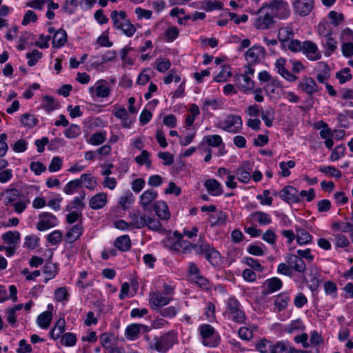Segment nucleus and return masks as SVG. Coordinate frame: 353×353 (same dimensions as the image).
<instances>
[{
    "label": "nucleus",
    "mask_w": 353,
    "mask_h": 353,
    "mask_svg": "<svg viewBox=\"0 0 353 353\" xmlns=\"http://www.w3.org/2000/svg\"><path fill=\"white\" fill-rule=\"evenodd\" d=\"M196 254L203 256L204 258L214 267L221 263V254L213 246L205 239L203 234H199L198 245H196Z\"/></svg>",
    "instance_id": "f257e3e1"
},
{
    "label": "nucleus",
    "mask_w": 353,
    "mask_h": 353,
    "mask_svg": "<svg viewBox=\"0 0 353 353\" xmlns=\"http://www.w3.org/2000/svg\"><path fill=\"white\" fill-rule=\"evenodd\" d=\"M174 293V288L171 285L164 283L162 291L156 290L150 293V305L153 310H159L168 305L173 300L172 296Z\"/></svg>",
    "instance_id": "f03ea898"
},
{
    "label": "nucleus",
    "mask_w": 353,
    "mask_h": 353,
    "mask_svg": "<svg viewBox=\"0 0 353 353\" xmlns=\"http://www.w3.org/2000/svg\"><path fill=\"white\" fill-rule=\"evenodd\" d=\"M225 303V310L223 313V316L236 323H244L247 317L240 302L234 297H230Z\"/></svg>",
    "instance_id": "7ed1b4c3"
},
{
    "label": "nucleus",
    "mask_w": 353,
    "mask_h": 353,
    "mask_svg": "<svg viewBox=\"0 0 353 353\" xmlns=\"http://www.w3.org/2000/svg\"><path fill=\"white\" fill-rule=\"evenodd\" d=\"M177 342V333L174 330H170L161 336H155L150 341L148 345L150 349L165 353Z\"/></svg>",
    "instance_id": "20e7f679"
},
{
    "label": "nucleus",
    "mask_w": 353,
    "mask_h": 353,
    "mask_svg": "<svg viewBox=\"0 0 353 353\" xmlns=\"http://www.w3.org/2000/svg\"><path fill=\"white\" fill-rule=\"evenodd\" d=\"M111 19L113 21L114 28L122 30L127 37H132L136 31V28L127 19L126 12L121 10H113L111 12Z\"/></svg>",
    "instance_id": "39448f33"
},
{
    "label": "nucleus",
    "mask_w": 353,
    "mask_h": 353,
    "mask_svg": "<svg viewBox=\"0 0 353 353\" xmlns=\"http://www.w3.org/2000/svg\"><path fill=\"white\" fill-rule=\"evenodd\" d=\"M265 8L270 10L273 17L285 19L290 15L291 10L288 3L284 0H270Z\"/></svg>",
    "instance_id": "423d86ee"
},
{
    "label": "nucleus",
    "mask_w": 353,
    "mask_h": 353,
    "mask_svg": "<svg viewBox=\"0 0 353 353\" xmlns=\"http://www.w3.org/2000/svg\"><path fill=\"white\" fill-rule=\"evenodd\" d=\"M199 330L202 336V343L203 345L214 347L219 344L220 336L211 325L205 324L200 325Z\"/></svg>",
    "instance_id": "0eeeda50"
},
{
    "label": "nucleus",
    "mask_w": 353,
    "mask_h": 353,
    "mask_svg": "<svg viewBox=\"0 0 353 353\" xmlns=\"http://www.w3.org/2000/svg\"><path fill=\"white\" fill-rule=\"evenodd\" d=\"M218 127L230 133H237L242 128V120L239 115L229 114L219 122Z\"/></svg>",
    "instance_id": "6e6552de"
},
{
    "label": "nucleus",
    "mask_w": 353,
    "mask_h": 353,
    "mask_svg": "<svg viewBox=\"0 0 353 353\" xmlns=\"http://www.w3.org/2000/svg\"><path fill=\"white\" fill-rule=\"evenodd\" d=\"M265 8L264 6L258 11L254 19V25L258 30H264L270 29L274 23L273 16L270 12H265L264 10Z\"/></svg>",
    "instance_id": "1a4fd4ad"
},
{
    "label": "nucleus",
    "mask_w": 353,
    "mask_h": 353,
    "mask_svg": "<svg viewBox=\"0 0 353 353\" xmlns=\"http://www.w3.org/2000/svg\"><path fill=\"white\" fill-rule=\"evenodd\" d=\"M57 223V218L54 214L50 212H42L39 215V221L36 227L39 231H44L55 227Z\"/></svg>",
    "instance_id": "9d476101"
},
{
    "label": "nucleus",
    "mask_w": 353,
    "mask_h": 353,
    "mask_svg": "<svg viewBox=\"0 0 353 353\" xmlns=\"http://www.w3.org/2000/svg\"><path fill=\"white\" fill-rule=\"evenodd\" d=\"M280 198L288 203H295L300 201L298 190L293 186L287 185L279 192Z\"/></svg>",
    "instance_id": "9b49d317"
},
{
    "label": "nucleus",
    "mask_w": 353,
    "mask_h": 353,
    "mask_svg": "<svg viewBox=\"0 0 353 353\" xmlns=\"http://www.w3.org/2000/svg\"><path fill=\"white\" fill-rule=\"evenodd\" d=\"M301 50L310 61H316L321 59V54L316 44L311 41H305L302 43Z\"/></svg>",
    "instance_id": "f8f14e48"
},
{
    "label": "nucleus",
    "mask_w": 353,
    "mask_h": 353,
    "mask_svg": "<svg viewBox=\"0 0 353 353\" xmlns=\"http://www.w3.org/2000/svg\"><path fill=\"white\" fill-rule=\"evenodd\" d=\"M314 3V0H296L293 3L294 12L301 17H305L313 10Z\"/></svg>",
    "instance_id": "ddd939ff"
},
{
    "label": "nucleus",
    "mask_w": 353,
    "mask_h": 353,
    "mask_svg": "<svg viewBox=\"0 0 353 353\" xmlns=\"http://www.w3.org/2000/svg\"><path fill=\"white\" fill-rule=\"evenodd\" d=\"M252 165L249 161H245L234 172L238 180L242 183H247L250 181Z\"/></svg>",
    "instance_id": "4468645a"
},
{
    "label": "nucleus",
    "mask_w": 353,
    "mask_h": 353,
    "mask_svg": "<svg viewBox=\"0 0 353 353\" xmlns=\"http://www.w3.org/2000/svg\"><path fill=\"white\" fill-rule=\"evenodd\" d=\"M285 63L286 59L284 58H279L276 61L274 65L277 72L288 81L294 82L296 81L298 77L285 68Z\"/></svg>",
    "instance_id": "2eb2a0df"
},
{
    "label": "nucleus",
    "mask_w": 353,
    "mask_h": 353,
    "mask_svg": "<svg viewBox=\"0 0 353 353\" xmlns=\"http://www.w3.org/2000/svg\"><path fill=\"white\" fill-rule=\"evenodd\" d=\"M298 88L309 95L319 91L318 85L315 81L308 77H304L299 83Z\"/></svg>",
    "instance_id": "dca6fc26"
},
{
    "label": "nucleus",
    "mask_w": 353,
    "mask_h": 353,
    "mask_svg": "<svg viewBox=\"0 0 353 353\" xmlns=\"http://www.w3.org/2000/svg\"><path fill=\"white\" fill-rule=\"evenodd\" d=\"M264 54V48L263 47L255 46L247 50L245 53V59L248 63L255 64L258 63L262 57H263Z\"/></svg>",
    "instance_id": "f3484780"
},
{
    "label": "nucleus",
    "mask_w": 353,
    "mask_h": 353,
    "mask_svg": "<svg viewBox=\"0 0 353 353\" xmlns=\"http://www.w3.org/2000/svg\"><path fill=\"white\" fill-rule=\"evenodd\" d=\"M131 228L141 229L145 227L147 216L142 215L138 210H132L129 213Z\"/></svg>",
    "instance_id": "a211bd4d"
},
{
    "label": "nucleus",
    "mask_w": 353,
    "mask_h": 353,
    "mask_svg": "<svg viewBox=\"0 0 353 353\" xmlns=\"http://www.w3.org/2000/svg\"><path fill=\"white\" fill-rule=\"evenodd\" d=\"M285 261L292 270H294L296 272H303L306 269L304 261L299 257L297 254H288Z\"/></svg>",
    "instance_id": "6ab92c4d"
},
{
    "label": "nucleus",
    "mask_w": 353,
    "mask_h": 353,
    "mask_svg": "<svg viewBox=\"0 0 353 353\" xmlns=\"http://www.w3.org/2000/svg\"><path fill=\"white\" fill-rule=\"evenodd\" d=\"M95 92L96 96L100 98H106L110 94V88L105 80H99L93 87L90 88V92Z\"/></svg>",
    "instance_id": "aec40b11"
},
{
    "label": "nucleus",
    "mask_w": 353,
    "mask_h": 353,
    "mask_svg": "<svg viewBox=\"0 0 353 353\" xmlns=\"http://www.w3.org/2000/svg\"><path fill=\"white\" fill-rule=\"evenodd\" d=\"M250 222H256L260 225H268L272 223V217L270 214L262 212V211H255L252 212L248 218Z\"/></svg>",
    "instance_id": "412c9836"
},
{
    "label": "nucleus",
    "mask_w": 353,
    "mask_h": 353,
    "mask_svg": "<svg viewBox=\"0 0 353 353\" xmlns=\"http://www.w3.org/2000/svg\"><path fill=\"white\" fill-rule=\"evenodd\" d=\"M157 192L153 189L144 191L140 196V205L144 210H148L150 204L157 199Z\"/></svg>",
    "instance_id": "4be33fe9"
},
{
    "label": "nucleus",
    "mask_w": 353,
    "mask_h": 353,
    "mask_svg": "<svg viewBox=\"0 0 353 353\" xmlns=\"http://www.w3.org/2000/svg\"><path fill=\"white\" fill-rule=\"evenodd\" d=\"M20 199L19 192L17 189H6L1 194V200L6 205H12Z\"/></svg>",
    "instance_id": "5701e85b"
},
{
    "label": "nucleus",
    "mask_w": 353,
    "mask_h": 353,
    "mask_svg": "<svg viewBox=\"0 0 353 353\" xmlns=\"http://www.w3.org/2000/svg\"><path fill=\"white\" fill-rule=\"evenodd\" d=\"M234 81L236 85L240 87L243 91L252 90L254 86V81L246 74H239L236 75Z\"/></svg>",
    "instance_id": "b1692460"
},
{
    "label": "nucleus",
    "mask_w": 353,
    "mask_h": 353,
    "mask_svg": "<svg viewBox=\"0 0 353 353\" xmlns=\"http://www.w3.org/2000/svg\"><path fill=\"white\" fill-rule=\"evenodd\" d=\"M107 201V194L99 192L90 198L89 206L93 210L101 209L106 205Z\"/></svg>",
    "instance_id": "393cba45"
},
{
    "label": "nucleus",
    "mask_w": 353,
    "mask_h": 353,
    "mask_svg": "<svg viewBox=\"0 0 353 353\" xmlns=\"http://www.w3.org/2000/svg\"><path fill=\"white\" fill-rule=\"evenodd\" d=\"M204 186L212 196H220L223 192L221 183L215 179L206 180L204 182Z\"/></svg>",
    "instance_id": "a878e982"
},
{
    "label": "nucleus",
    "mask_w": 353,
    "mask_h": 353,
    "mask_svg": "<svg viewBox=\"0 0 353 353\" xmlns=\"http://www.w3.org/2000/svg\"><path fill=\"white\" fill-rule=\"evenodd\" d=\"M147 329L148 327L143 324L132 323L127 326L125 335L127 339L134 341L138 339L141 329Z\"/></svg>",
    "instance_id": "bb28decb"
},
{
    "label": "nucleus",
    "mask_w": 353,
    "mask_h": 353,
    "mask_svg": "<svg viewBox=\"0 0 353 353\" xmlns=\"http://www.w3.org/2000/svg\"><path fill=\"white\" fill-rule=\"evenodd\" d=\"M156 214L161 220L168 221L170 218L169 208L165 202L163 201H157L154 206Z\"/></svg>",
    "instance_id": "cd10ccee"
},
{
    "label": "nucleus",
    "mask_w": 353,
    "mask_h": 353,
    "mask_svg": "<svg viewBox=\"0 0 353 353\" xmlns=\"http://www.w3.org/2000/svg\"><path fill=\"white\" fill-rule=\"evenodd\" d=\"M83 232V228L81 224L77 223L72 226L66 233L65 236V240L68 243H72L77 241Z\"/></svg>",
    "instance_id": "c85d7f7f"
},
{
    "label": "nucleus",
    "mask_w": 353,
    "mask_h": 353,
    "mask_svg": "<svg viewBox=\"0 0 353 353\" xmlns=\"http://www.w3.org/2000/svg\"><path fill=\"white\" fill-rule=\"evenodd\" d=\"M68 39V36L66 32L63 29H59L52 37V47L54 48H60L63 46L66 43Z\"/></svg>",
    "instance_id": "c756f323"
},
{
    "label": "nucleus",
    "mask_w": 353,
    "mask_h": 353,
    "mask_svg": "<svg viewBox=\"0 0 353 353\" xmlns=\"http://www.w3.org/2000/svg\"><path fill=\"white\" fill-rule=\"evenodd\" d=\"M85 197V192L84 190H82L79 196L74 197L71 203L67 206V210H71L72 209H74L75 211L82 212L83 209L85 207V204L83 202Z\"/></svg>",
    "instance_id": "7c9ffc66"
},
{
    "label": "nucleus",
    "mask_w": 353,
    "mask_h": 353,
    "mask_svg": "<svg viewBox=\"0 0 353 353\" xmlns=\"http://www.w3.org/2000/svg\"><path fill=\"white\" fill-rule=\"evenodd\" d=\"M257 330V327L254 325L242 326L239 329L238 335L243 341H249L254 336V332Z\"/></svg>",
    "instance_id": "2f4dec72"
},
{
    "label": "nucleus",
    "mask_w": 353,
    "mask_h": 353,
    "mask_svg": "<svg viewBox=\"0 0 353 353\" xmlns=\"http://www.w3.org/2000/svg\"><path fill=\"white\" fill-rule=\"evenodd\" d=\"M114 245L120 251H128L131 248L130 236L128 234H124L117 237L114 242Z\"/></svg>",
    "instance_id": "473e14b6"
},
{
    "label": "nucleus",
    "mask_w": 353,
    "mask_h": 353,
    "mask_svg": "<svg viewBox=\"0 0 353 353\" xmlns=\"http://www.w3.org/2000/svg\"><path fill=\"white\" fill-rule=\"evenodd\" d=\"M295 350L288 341H281L274 343L273 353H294Z\"/></svg>",
    "instance_id": "72a5a7b5"
},
{
    "label": "nucleus",
    "mask_w": 353,
    "mask_h": 353,
    "mask_svg": "<svg viewBox=\"0 0 353 353\" xmlns=\"http://www.w3.org/2000/svg\"><path fill=\"white\" fill-rule=\"evenodd\" d=\"M81 185L90 190H94L97 185V181L91 174H83L79 179Z\"/></svg>",
    "instance_id": "f704fd0d"
},
{
    "label": "nucleus",
    "mask_w": 353,
    "mask_h": 353,
    "mask_svg": "<svg viewBox=\"0 0 353 353\" xmlns=\"http://www.w3.org/2000/svg\"><path fill=\"white\" fill-rule=\"evenodd\" d=\"M296 239L300 245H307L311 243L312 236L305 229L298 228L296 230Z\"/></svg>",
    "instance_id": "c9c22d12"
},
{
    "label": "nucleus",
    "mask_w": 353,
    "mask_h": 353,
    "mask_svg": "<svg viewBox=\"0 0 353 353\" xmlns=\"http://www.w3.org/2000/svg\"><path fill=\"white\" fill-rule=\"evenodd\" d=\"M277 37L282 45L283 43L293 38L294 31L292 28L290 26H286L279 28Z\"/></svg>",
    "instance_id": "e433bc0d"
},
{
    "label": "nucleus",
    "mask_w": 353,
    "mask_h": 353,
    "mask_svg": "<svg viewBox=\"0 0 353 353\" xmlns=\"http://www.w3.org/2000/svg\"><path fill=\"white\" fill-rule=\"evenodd\" d=\"M65 321L63 318H60L56 323L54 327L50 332V337L53 339H57L65 331Z\"/></svg>",
    "instance_id": "4c0bfd02"
},
{
    "label": "nucleus",
    "mask_w": 353,
    "mask_h": 353,
    "mask_svg": "<svg viewBox=\"0 0 353 353\" xmlns=\"http://www.w3.org/2000/svg\"><path fill=\"white\" fill-rule=\"evenodd\" d=\"M2 239L10 245L17 246L20 240V233L18 231H8L2 235Z\"/></svg>",
    "instance_id": "58836bf2"
},
{
    "label": "nucleus",
    "mask_w": 353,
    "mask_h": 353,
    "mask_svg": "<svg viewBox=\"0 0 353 353\" xmlns=\"http://www.w3.org/2000/svg\"><path fill=\"white\" fill-rule=\"evenodd\" d=\"M274 343L265 339H261L255 345L261 353H273Z\"/></svg>",
    "instance_id": "ea45409f"
},
{
    "label": "nucleus",
    "mask_w": 353,
    "mask_h": 353,
    "mask_svg": "<svg viewBox=\"0 0 353 353\" xmlns=\"http://www.w3.org/2000/svg\"><path fill=\"white\" fill-rule=\"evenodd\" d=\"M180 311L179 305H171L164 308L159 309V314L161 317L173 319Z\"/></svg>",
    "instance_id": "a19ab883"
},
{
    "label": "nucleus",
    "mask_w": 353,
    "mask_h": 353,
    "mask_svg": "<svg viewBox=\"0 0 353 353\" xmlns=\"http://www.w3.org/2000/svg\"><path fill=\"white\" fill-rule=\"evenodd\" d=\"M309 276L310 277L309 280V288L312 292H314L317 290L319 285V277L321 275L316 268H312L310 269Z\"/></svg>",
    "instance_id": "79ce46f5"
},
{
    "label": "nucleus",
    "mask_w": 353,
    "mask_h": 353,
    "mask_svg": "<svg viewBox=\"0 0 353 353\" xmlns=\"http://www.w3.org/2000/svg\"><path fill=\"white\" fill-rule=\"evenodd\" d=\"M57 265L52 262H48L43 267V273L46 274L45 283L53 279L57 274Z\"/></svg>",
    "instance_id": "37998d69"
},
{
    "label": "nucleus",
    "mask_w": 353,
    "mask_h": 353,
    "mask_svg": "<svg viewBox=\"0 0 353 353\" xmlns=\"http://www.w3.org/2000/svg\"><path fill=\"white\" fill-rule=\"evenodd\" d=\"M265 284L267 285L265 294L273 293L280 290L282 287V281L276 277L266 280Z\"/></svg>",
    "instance_id": "c03bdc74"
},
{
    "label": "nucleus",
    "mask_w": 353,
    "mask_h": 353,
    "mask_svg": "<svg viewBox=\"0 0 353 353\" xmlns=\"http://www.w3.org/2000/svg\"><path fill=\"white\" fill-rule=\"evenodd\" d=\"M305 329V325L303 321L298 319L292 321L290 323L286 325L283 330L285 332L288 334H293L296 332H299Z\"/></svg>",
    "instance_id": "a18cd8bd"
},
{
    "label": "nucleus",
    "mask_w": 353,
    "mask_h": 353,
    "mask_svg": "<svg viewBox=\"0 0 353 353\" xmlns=\"http://www.w3.org/2000/svg\"><path fill=\"white\" fill-rule=\"evenodd\" d=\"M52 321V313L50 311L42 312L37 317V323L43 329H47L50 325Z\"/></svg>",
    "instance_id": "49530a36"
},
{
    "label": "nucleus",
    "mask_w": 353,
    "mask_h": 353,
    "mask_svg": "<svg viewBox=\"0 0 353 353\" xmlns=\"http://www.w3.org/2000/svg\"><path fill=\"white\" fill-rule=\"evenodd\" d=\"M114 116L122 120V125L123 128H130L132 121L130 119L128 114L124 108H119L114 112Z\"/></svg>",
    "instance_id": "de8ad7c7"
},
{
    "label": "nucleus",
    "mask_w": 353,
    "mask_h": 353,
    "mask_svg": "<svg viewBox=\"0 0 353 353\" xmlns=\"http://www.w3.org/2000/svg\"><path fill=\"white\" fill-rule=\"evenodd\" d=\"M289 296L288 294L282 293L277 295L274 299V306L278 311L285 309L288 304Z\"/></svg>",
    "instance_id": "09e8293b"
},
{
    "label": "nucleus",
    "mask_w": 353,
    "mask_h": 353,
    "mask_svg": "<svg viewBox=\"0 0 353 353\" xmlns=\"http://www.w3.org/2000/svg\"><path fill=\"white\" fill-rule=\"evenodd\" d=\"M202 6L206 11L220 10L223 8V2L218 0H203Z\"/></svg>",
    "instance_id": "8fccbe9b"
},
{
    "label": "nucleus",
    "mask_w": 353,
    "mask_h": 353,
    "mask_svg": "<svg viewBox=\"0 0 353 353\" xmlns=\"http://www.w3.org/2000/svg\"><path fill=\"white\" fill-rule=\"evenodd\" d=\"M145 222V226H147L150 230L158 232H163L165 230L162 227L161 223L156 218L147 216Z\"/></svg>",
    "instance_id": "3c124183"
},
{
    "label": "nucleus",
    "mask_w": 353,
    "mask_h": 353,
    "mask_svg": "<svg viewBox=\"0 0 353 353\" xmlns=\"http://www.w3.org/2000/svg\"><path fill=\"white\" fill-rule=\"evenodd\" d=\"M21 122L24 126L32 128L38 124L39 120L34 115L25 113L21 115Z\"/></svg>",
    "instance_id": "603ef678"
},
{
    "label": "nucleus",
    "mask_w": 353,
    "mask_h": 353,
    "mask_svg": "<svg viewBox=\"0 0 353 353\" xmlns=\"http://www.w3.org/2000/svg\"><path fill=\"white\" fill-rule=\"evenodd\" d=\"M322 43L326 49L325 54H327V56L332 54L337 48V41L331 37L324 38L322 41Z\"/></svg>",
    "instance_id": "864d4df0"
},
{
    "label": "nucleus",
    "mask_w": 353,
    "mask_h": 353,
    "mask_svg": "<svg viewBox=\"0 0 353 353\" xmlns=\"http://www.w3.org/2000/svg\"><path fill=\"white\" fill-rule=\"evenodd\" d=\"M106 140L105 132H97L92 134L89 138L88 143L93 145H99Z\"/></svg>",
    "instance_id": "5fc2aeb1"
},
{
    "label": "nucleus",
    "mask_w": 353,
    "mask_h": 353,
    "mask_svg": "<svg viewBox=\"0 0 353 353\" xmlns=\"http://www.w3.org/2000/svg\"><path fill=\"white\" fill-rule=\"evenodd\" d=\"M284 50H289L292 52H299L301 50L302 44L297 39H290L281 45Z\"/></svg>",
    "instance_id": "6e6d98bb"
},
{
    "label": "nucleus",
    "mask_w": 353,
    "mask_h": 353,
    "mask_svg": "<svg viewBox=\"0 0 353 353\" xmlns=\"http://www.w3.org/2000/svg\"><path fill=\"white\" fill-rule=\"evenodd\" d=\"M336 78L341 84H343L352 79V75L350 74V70L345 68L336 73Z\"/></svg>",
    "instance_id": "4d7b16f0"
},
{
    "label": "nucleus",
    "mask_w": 353,
    "mask_h": 353,
    "mask_svg": "<svg viewBox=\"0 0 353 353\" xmlns=\"http://www.w3.org/2000/svg\"><path fill=\"white\" fill-rule=\"evenodd\" d=\"M81 185L79 179L70 181L63 188V192L68 195L73 194L76 189L81 188Z\"/></svg>",
    "instance_id": "13d9d810"
},
{
    "label": "nucleus",
    "mask_w": 353,
    "mask_h": 353,
    "mask_svg": "<svg viewBox=\"0 0 353 353\" xmlns=\"http://www.w3.org/2000/svg\"><path fill=\"white\" fill-rule=\"evenodd\" d=\"M134 201V196L132 192L128 191L125 194L121 196L119 203L122 209H127Z\"/></svg>",
    "instance_id": "bf43d9fd"
},
{
    "label": "nucleus",
    "mask_w": 353,
    "mask_h": 353,
    "mask_svg": "<svg viewBox=\"0 0 353 353\" xmlns=\"http://www.w3.org/2000/svg\"><path fill=\"white\" fill-rule=\"evenodd\" d=\"M77 336L76 334L67 332L64 334L61 339V343L62 345L67 347H72L76 344Z\"/></svg>",
    "instance_id": "052dcab7"
},
{
    "label": "nucleus",
    "mask_w": 353,
    "mask_h": 353,
    "mask_svg": "<svg viewBox=\"0 0 353 353\" xmlns=\"http://www.w3.org/2000/svg\"><path fill=\"white\" fill-rule=\"evenodd\" d=\"M41 57L42 53L36 49L30 52H28L26 54V58L28 59V65L31 67L35 65Z\"/></svg>",
    "instance_id": "680f3d73"
},
{
    "label": "nucleus",
    "mask_w": 353,
    "mask_h": 353,
    "mask_svg": "<svg viewBox=\"0 0 353 353\" xmlns=\"http://www.w3.org/2000/svg\"><path fill=\"white\" fill-rule=\"evenodd\" d=\"M232 75L230 66L223 65L221 71L215 77L214 81L216 82H225Z\"/></svg>",
    "instance_id": "e2e57ef3"
},
{
    "label": "nucleus",
    "mask_w": 353,
    "mask_h": 353,
    "mask_svg": "<svg viewBox=\"0 0 353 353\" xmlns=\"http://www.w3.org/2000/svg\"><path fill=\"white\" fill-rule=\"evenodd\" d=\"M203 139L209 146L219 147L223 144V140L221 136L218 134L205 136Z\"/></svg>",
    "instance_id": "0e129e2a"
},
{
    "label": "nucleus",
    "mask_w": 353,
    "mask_h": 353,
    "mask_svg": "<svg viewBox=\"0 0 353 353\" xmlns=\"http://www.w3.org/2000/svg\"><path fill=\"white\" fill-rule=\"evenodd\" d=\"M135 161L140 165H145L148 168L150 167V153L147 150H143L141 154L135 158Z\"/></svg>",
    "instance_id": "69168bd1"
},
{
    "label": "nucleus",
    "mask_w": 353,
    "mask_h": 353,
    "mask_svg": "<svg viewBox=\"0 0 353 353\" xmlns=\"http://www.w3.org/2000/svg\"><path fill=\"white\" fill-rule=\"evenodd\" d=\"M192 283L196 284L198 286L204 290H208L210 288L209 281L204 276L199 274V276H194L191 279Z\"/></svg>",
    "instance_id": "338daca9"
},
{
    "label": "nucleus",
    "mask_w": 353,
    "mask_h": 353,
    "mask_svg": "<svg viewBox=\"0 0 353 353\" xmlns=\"http://www.w3.org/2000/svg\"><path fill=\"white\" fill-rule=\"evenodd\" d=\"M81 134V128L78 125L72 124L64 131V135L67 138L74 139Z\"/></svg>",
    "instance_id": "774afa93"
}]
</instances>
